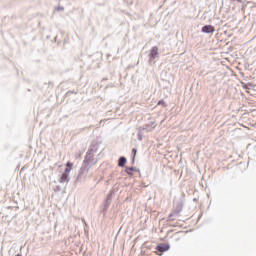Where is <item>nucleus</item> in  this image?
<instances>
[{
    "instance_id": "nucleus-12",
    "label": "nucleus",
    "mask_w": 256,
    "mask_h": 256,
    "mask_svg": "<svg viewBox=\"0 0 256 256\" xmlns=\"http://www.w3.org/2000/svg\"><path fill=\"white\" fill-rule=\"evenodd\" d=\"M63 7H61V6H58L57 8H56V11H63Z\"/></svg>"
},
{
    "instance_id": "nucleus-13",
    "label": "nucleus",
    "mask_w": 256,
    "mask_h": 256,
    "mask_svg": "<svg viewBox=\"0 0 256 256\" xmlns=\"http://www.w3.org/2000/svg\"><path fill=\"white\" fill-rule=\"evenodd\" d=\"M178 225H179V223L176 222L175 225H173V227H177Z\"/></svg>"
},
{
    "instance_id": "nucleus-10",
    "label": "nucleus",
    "mask_w": 256,
    "mask_h": 256,
    "mask_svg": "<svg viewBox=\"0 0 256 256\" xmlns=\"http://www.w3.org/2000/svg\"><path fill=\"white\" fill-rule=\"evenodd\" d=\"M64 173H66L67 175H69V173H71V169L67 167V168L65 169Z\"/></svg>"
},
{
    "instance_id": "nucleus-5",
    "label": "nucleus",
    "mask_w": 256,
    "mask_h": 256,
    "mask_svg": "<svg viewBox=\"0 0 256 256\" xmlns=\"http://www.w3.org/2000/svg\"><path fill=\"white\" fill-rule=\"evenodd\" d=\"M125 172L127 175H133V173H137V168L135 167H127Z\"/></svg>"
},
{
    "instance_id": "nucleus-2",
    "label": "nucleus",
    "mask_w": 256,
    "mask_h": 256,
    "mask_svg": "<svg viewBox=\"0 0 256 256\" xmlns=\"http://www.w3.org/2000/svg\"><path fill=\"white\" fill-rule=\"evenodd\" d=\"M202 33H215V27L206 25L202 27Z\"/></svg>"
},
{
    "instance_id": "nucleus-9",
    "label": "nucleus",
    "mask_w": 256,
    "mask_h": 256,
    "mask_svg": "<svg viewBox=\"0 0 256 256\" xmlns=\"http://www.w3.org/2000/svg\"><path fill=\"white\" fill-rule=\"evenodd\" d=\"M158 105H163L164 107H167V103H165L164 100H160L158 102Z\"/></svg>"
},
{
    "instance_id": "nucleus-7",
    "label": "nucleus",
    "mask_w": 256,
    "mask_h": 256,
    "mask_svg": "<svg viewBox=\"0 0 256 256\" xmlns=\"http://www.w3.org/2000/svg\"><path fill=\"white\" fill-rule=\"evenodd\" d=\"M125 163H127V158L120 157L119 162H118L119 167H125Z\"/></svg>"
},
{
    "instance_id": "nucleus-6",
    "label": "nucleus",
    "mask_w": 256,
    "mask_h": 256,
    "mask_svg": "<svg viewBox=\"0 0 256 256\" xmlns=\"http://www.w3.org/2000/svg\"><path fill=\"white\" fill-rule=\"evenodd\" d=\"M67 181H69V174L64 172L60 177V183H67Z\"/></svg>"
},
{
    "instance_id": "nucleus-11",
    "label": "nucleus",
    "mask_w": 256,
    "mask_h": 256,
    "mask_svg": "<svg viewBox=\"0 0 256 256\" xmlns=\"http://www.w3.org/2000/svg\"><path fill=\"white\" fill-rule=\"evenodd\" d=\"M132 153H133V155H134V157L137 155V149H135V148H133L132 149Z\"/></svg>"
},
{
    "instance_id": "nucleus-8",
    "label": "nucleus",
    "mask_w": 256,
    "mask_h": 256,
    "mask_svg": "<svg viewBox=\"0 0 256 256\" xmlns=\"http://www.w3.org/2000/svg\"><path fill=\"white\" fill-rule=\"evenodd\" d=\"M66 167H68V169H73V162H67Z\"/></svg>"
},
{
    "instance_id": "nucleus-3",
    "label": "nucleus",
    "mask_w": 256,
    "mask_h": 256,
    "mask_svg": "<svg viewBox=\"0 0 256 256\" xmlns=\"http://www.w3.org/2000/svg\"><path fill=\"white\" fill-rule=\"evenodd\" d=\"M180 215H179V212L175 211L173 213H171L168 217V221L171 222V221H177L179 219Z\"/></svg>"
},
{
    "instance_id": "nucleus-4",
    "label": "nucleus",
    "mask_w": 256,
    "mask_h": 256,
    "mask_svg": "<svg viewBox=\"0 0 256 256\" xmlns=\"http://www.w3.org/2000/svg\"><path fill=\"white\" fill-rule=\"evenodd\" d=\"M157 55H159V48L153 47L150 52L151 59H155V57H157Z\"/></svg>"
},
{
    "instance_id": "nucleus-1",
    "label": "nucleus",
    "mask_w": 256,
    "mask_h": 256,
    "mask_svg": "<svg viewBox=\"0 0 256 256\" xmlns=\"http://www.w3.org/2000/svg\"><path fill=\"white\" fill-rule=\"evenodd\" d=\"M157 251L160 253H165V251H169V244L161 243L157 246Z\"/></svg>"
}]
</instances>
